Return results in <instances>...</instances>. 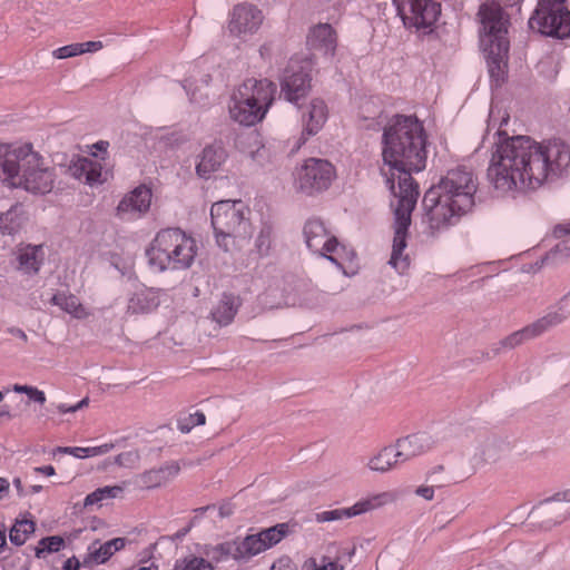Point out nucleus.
Masks as SVG:
<instances>
[{
  "instance_id": "obj_1",
  "label": "nucleus",
  "mask_w": 570,
  "mask_h": 570,
  "mask_svg": "<svg viewBox=\"0 0 570 570\" xmlns=\"http://www.w3.org/2000/svg\"><path fill=\"white\" fill-rule=\"evenodd\" d=\"M426 137L423 125L412 116H395L384 127L382 138V174L395 200L391 203L394 214L393 244L390 264L403 274L410 266L404 254L409 228L420 195L419 186L411 176L426 166Z\"/></svg>"
},
{
  "instance_id": "obj_2",
  "label": "nucleus",
  "mask_w": 570,
  "mask_h": 570,
  "mask_svg": "<svg viewBox=\"0 0 570 570\" xmlns=\"http://www.w3.org/2000/svg\"><path fill=\"white\" fill-rule=\"evenodd\" d=\"M570 166V146L561 139L539 144L527 136L507 138L497 145L488 168L495 189L538 188Z\"/></svg>"
},
{
  "instance_id": "obj_3",
  "label": "nucleus",
  "mask_w": 570,
  "mask_h": 570,
  "mask_svg": "<svg viewBox=\"0 0 570 570\" xmlns=\"http://www.w3.org/2000/svg\"><path fill=\"white\" fill-rule=\"evenodd\" d=\"M476 190L478 179L472 170L464 166L450 169L423 198L430 233L434 235L456 224L474 206Z\"/></svg>"
},
{
  "instance_id": "obj_4",
  "label": "nucleus",
  "mask_w": 570,
  "mask_h": 570,
  "mask_svg": "<svg viewBox=\"0 0 570 570\" xmlns=\"http://www.w3.org/2000/svg\"><path fill=\"white\" fill-rule=\"evenodd\" d=\"M56 178L55 168L31 144L0 141V179L6 186L46 195L53 189Z\"/></svg>"
},
{
  "instance_id": "obj_5",
  "label": "nucleus",
  "mask_w": 570,
  "mask_h": 570,
  "mask_svg": "<svg viewBox=\"0 0 570 570\" xmlns=\"http://www.w3.org/2000/svg\"><path fill=\"white\" fill-rule=\"evenodd\" d=\"M478 17L481 24L480 46L487 60L489 75L495 86H499L504 80L508 68L509 18L497 2L483 3Z\"/></svg>"
},
{
  "instance_id": "obj_6",
  "label": "nucleus",
  "mask_w": 570,
  "mask_h": 570,
  "mask_svg": "<svg viewBox=\"0 0 570 570\" xmlns=\"http://www.w3.org/2000/svg\"><path fill=\"white\" fill-rule=\"evenodd\" d=\"M276 91V85L266 78L244 80L230 94L227 106L230 119L247 127L261 122L272 107Z\"/></svg>"
},
{
  "instance_id": "obj_7",
  "label": "nucleus",
  "mask_w": 570,
  "mask_h": 570,
  "mask_svg": "<svg viewBox=\"0 0 570 570\" xmlns=\"http://www.w3.org/2000/svg\"><path fill=\"white\" fill-rule=\"evenodd\" d=\"M196 240L180 228L159 230L146 250L149 266L156 272L187 269L196 256Z\"/></svg>"
},
{
  "instance_id": "obj_8",
  "label": "nucleus",
  "mask_w": 570,
  "mask_h": 570,
  "mask_svg": "<svg viewBox=\"0 0 570 570\" xmlns=\"http://www.w3.org/2000/svg\"><path fill=\"white\" fill-rule=\"evenodd\" d=\"M288 527L279 523L256 534H249L242 540H233L213 547L207 554L216 561L233 558L249 559L277 544L287 533Z\"/></svg>"
},
{
  "instance_id": "obj_9",
  "label": "nucleus",
  "mask_w": 570,
  "mask_h": 570,
  "mask_svg": "<svg viewBox=\"0 0 570 570\" xmlns=\"http://www.w3.org/2000/svg\"><path fill=\"white\" fill-rule=\"evenodd\" d=\"M304 237L312 252L327 258L343 271L350 267L356 257L354 249L341 244L318 218H311L306 222Z\"/></svg>"
},
{
  "instance_id": "obj_10",
  "label": "nucleus",
  "mask_w": 570,
  "mask_h": 570,
  "mask_svg": "<svg viewBox=\"0 0 570 570\" xmlns=\"http://www.w3.org/2000/svg\"><path fill=\"white\" fill-rule=\"evenodd\" d=\"M212 225L219 247L229 249L234 237L246 228L245 205L242 200H220L210 209Z\"/></svg>"
},
{
  "instance_id": "obj_11",
  "label": "nucleus",
  "mask_w": 570,
  "mask_h": 570,
  "mask_svg": "<svg viewBox=\"0 0 570 570\" xmlns=\"http://www.w3.org/2000/svg\"><path fill=\"white\" fill-rule=\"evenodd\" d=\"M566 0H539L530 28L541 35L564 39L570 37V11L564 7Z\"/></svg>"
},
{
  "instance_id": "obj_12",
  "label": "nucleus",
  "mask_w": 570,
  "mask_h": 570,
  "mask_svg": "<svg viewBox=\"0 0 570 570\" xmlns=\"http://www.w3.org/2000/svg\"><path fill=\"white\" fill-rule=\"evenodd\" d=\"M403 24L419 35H429L441 13V4L433 0H394Z\"/></svg>"
},
{
  "instance_id": "obj_13",
  "label": "nucleus",
  "mask_w": 570,
  "mask_h": 570,
  "mask_svg": "<svg viewBox=\"0 0 570 570\" xmlns=\"http://www.w3.org/2000/svg\"><path fill=\"white\" fill-rule=\"evenodd\" d=\"M336 177L335 167L326 159L308 158L297 168L296 188L308 196L330 188Z\"/></svg>"
},
{
  "instance_id": "obj_14",
  "label": "nucleus",
  "mask_w": 570,
  "mask_h": 570,
  "mask_svg": "<svg viewBox=\"0 0 570 570\" xmlns=\"http://www.w3.org/2000/svg\"><path fill=\"white\" fill-rule=\"evenodd\" d=\"M312 61L306 60L303 65H298L296 60H291L281 81L282 94L285 99L297 104L298 100L306 97L311 89Z\"/></svg>"
},
{
  "instance_id": "obj_15",
  "label": "nucleus",
  "mask_w": 570,
  "mask_h": 570,
  "mask_svg": "<svg viewBox=\"0 0 570 570\" xmlns=\"http://www.w3.org/2000/svg\"><path fill=\"white\" fill-rule=\"evenodd\" d=\"M393 500V495L389 492L373 494L358 500L350 508H340L334 510L322 511L316 514L317 522H330L342 519H350L363 513L376 510Z\"/></svg>"
},
{
  "instance_id": "obj_16",
  "label": "nucleus",
  "mask_w": 570,
  "mask_h": 570,
  "mask_svg": "<svg viewBox=\"0 0 570 570\" xmlns=\"http://www.w3.org/2000/svg\"><path fill=\"white\" fill-rule=\"evenodd\" d=\"M151 190L141 185L126 194L117 206V216L122 220H136L150 208Z\"/></svg>"
},
{
  "instance_id": "obj_17",
  "label": "nucleus",
  "mask_w": 570,
  "mask_h": 570,
  "mask_svg": "<svg viewBox=\"0 0 570 570\" xmlns=\"http://www.w3.org/2000/svg\"><path fill=\"white\" fill-rule=\"evenodd\" d=\"M263 22L262 11L252 4L240 3L234 7L228 23L229 32L236 37L253 35Z\"/></svg>"
},
{
  "instance_id": "obj_18",
  "label": "nucleus",
  "mask_w": 570,
  "mask_h": 570,
  "mask_svg": "<svg viewBox=\"0 0 570 570\" xmlns=\"http://www.w3.org/2000/svg\"><path fill=\"white\" fill-rule=\"evenodd\" d=\"M181 470L178 461H168L160 466L153 468L136 475L135 484L140 490H153L166 485L174 480Z\"/></svg>"
},
{
  "instance_id": "obj_19",
  "label": "nucleus",
  "mask_w": 570,
  "mask_h": 570,
  "mask_svg": "<svg viewBox=\"0 0 570 570\" xmlns=\"http://www.w3.org/2000/svg\"><path fill=\"white\" fill-rule=\"evenodd\" d=\"M562 320L563 316L560 315L559 313H550L544 317L538 320L537 322L532 323L531 325L525 326L524 328L517 331L509 335L508 337H505L502 341V345L510 348L515 347L527 340L541 335L551 326L560 324Z\"/></svg>"
},
{
  "instance_id": "obj_20",
  "label": "nucleus",
  "mask_w": 570,
  "mask_h": 570,
  "mask_svg": "<svg viewBox=\"0 0 570 570\" xmlns=\"http://www.w3.org/2000/svg\"><path fill=\"white\" fill-rule=\"evenodd\" d=\"M306 43L311 51H317L324 57H333L336 49V33L331 24L320 23L309 30Z\"/></svg>"
},
{
  "instance_id": "obj_21",
  "label": "nucleus",
  "mask_w": 570,
  "mask_h": 570,
  "mask_svg": "<svg viewBox=\"0 0 570 570\" xmlns=\"http://www.w3.org/2000/svg\"><path fill=\"white\" fill-rule=\"evenodd\" d=\"M196 173L202 178H209L212 174L220 169L227 159V153L220 142L206 146L199 155Z\"/></svg>"
},
{
  "instance_id": "obj_22",
  "label": "nucleus",
  "mask_w": 570,
  "mask_h": 570,
  "mask_svg": "<svg viewBox=\"0 0 570 570\" xmlns=\"http://www.w3.org/2000/svg\"><path fill=\"white\" fill-rule=\"evenodd\" d=\"M68 173L71 177L89 185L102 184V165L88 157H77L68 166Z\"/></svg>"
},
{
  "instance_id": "obj_23",
  "label": "nucleus",
  "mask_w": 570,
  "mask_h": 570,
  "mask_svg": "<svg viewBox=\"0 0 570 570\" xmlns=\"http://www.w3.org/2000/svg\"><path fill=\"white\" fill-rule=\"evenodd\" d=\"M394 446L396 455L404 463L428 452L432 448V441L426 434L416 433L399 439Z\"/></svg>"
},
{
  "instance_id": "obj_24",
  "label": "nucleus",
  "mask_w": 570,
  "mask_h": 570,
  "mask_svg": "<svg viewBox=\"0 0 570 570\" xmlns=\"http://www.w3.org/2000/svg\"><path fill=\"white\" fill-rule=\"evenodd\" d=\"M161 289L146 288L132 295L128 303V313L145 314L155 311L165 296Z\"/></svg>"
},
{
  "instance_id": "obj_25",
  "label": "nucleus",
  "mask_w": 570,
  "mask_h": 570,
  "mask_svg": "<svg viewBox=\"0 0 570 570\" xmlns=\"http://www.w3.org/2000/svg\"><path fill=\"white\" fill-rule=\"evenodd\" d=\"M50 303L77 320H85L91 315L89 308L80 302L79 297L69 291L57 292L52 295Z\"/></svg>"
},
{
  "instance_id": "obj_26",
  "label": "nucleus",
  "mask_w": 570,
  "mask_h": 570,
  "mask_svg": "<svg viewBox=\"0 0 570 570\" xmlns=\"http://www.w3.org/2000/svg\"><path fill=\"white\" fill-rule=\"evenodd\" d=\"M327 107L321 99H313L308 105L307 118L304 117L303 135L314 136L324 126L327 120Z\"/></svg>"
},
{
  "instance_id": "obj_27",
  "label": "nucleus",
  "mask_w": 570,
  "mask_h": 570,
  "mask_svg": "<svg viewBox=\"0 0 570 570\" xmlns=\"http://www.w3.org/2000/svg\"><path fill=\"white\" fill-rule=\"evenodd\" d=\"M240 306L238 296L224 294L212 312L213 320L219 325H228L234 320Z\"/></svg>"
},
{
  "instance_id": "obj_28",
  "label": "nucleus",
  "mask_w": 570,
  "mask_h": 570,
  "mask_svg": "<svg viewBox=\"0 0 570 570\" xmlns=\"http://www.w3.org/2000/svg\"><path fill=\"white\" fill-rule=\"evenodd\" d=\"M399 455H396V449L394 445H387L382 448L379 452L368 459L367 468L375 472H387L399 464H401Z\"/></svg>"
},
{
  "instance_id": "obj_29",
  "label": "nucleus",
  "mask_w": 570,
  "mask_h": 570,
  "mask_svg": "<svg viewBox=\"0 0 570 570\" xmlns=\"http://www.w3.org/2000/svg\"><path fill=\"white\" fill-rule=\"evenodd\" d=\"M42 246H27L20 249L19 268L27 274L38 273L42 263Z\"/></svg>"
},
{
  "instance_id": "obj_30",
  "label": "nucleus",
  "mask_w": 570,
  "mask_h": 570,
  "mask_svg": "<svg viewBox=\"0 0 570 570\" xmlns=\"http://www.w3.org/2000/svg\"><path fill=\"white\" fill-rule=\"evenodd\" d=\"M126 484H127V482L125 481V482H122V484L107 485V487L96 489L94 492L89 493L85 498V502H83L85 507H90L94 504H98V503L102 502L104 500L116 499V498L121 497Z\"/></svg>"
},
{
  "instance_id": "obj_31",
  "label": "nucleus",
  "mask_w": 570,
  "mask_h": 570,
  "mask_svg": "<svg viewBox=\"0 0 570 570\" xmlns=\"http://www.w3.org/2000/svg\"><path fill=\"white\" fill-rule=\"evenodd\" d=\"M126 538H115L102 544L99 548L91 551V557L97 563H105L108 561L117 551L122 550L126 547Z\"/></svg>"
},
{
  "instance_id": "obj_32",
  "label": "nucleus",
  "mask_w": 570,
  "mask_h": 570,
  "mask_svg": "<svg viewBox=\"0 0 570 570\" xmlns=\"http://www.w3.org/2000/svg\"><path fill=\"white\" fill-rule=\"evenodd\" d=\"M112 444L105 443L98 446H88V448H81V446H59L56 449V452L63 453V454H70L78 459H85L89 456H98L107 454L111 449Z\"/></svg>"
},
{
  "instance_id": "obj_33",
  "label": "nucleus",
  "mask_w": 570,
  "mask_h": 570,
  "mask_svg": "<svg viewBox=\"0 0 570 570\" xmlns=\"http://www.w3.org/2000/svg\"><path fill=\"white\" fill-rule=\"evenodd\" d=\"M36 524L30 519L17 520L10 530V541L16 546L23 544L29 535L35 532Z\"/></svg>"
},
{
  "instance_id": "obj_34",
  "label": "nucleus",
  "mask_w": 570,
  "mask_h": 570,
  "mask_svg": "<svg viewBox=\"0 0 570 570\" xmlns=\"http://www.w3.org/2000/svg\"><path fill=\"white\" fill-rule=\"evenodd\" d=\"M22 219L17 209H9L0 214V230L2 234L12 235L21 227Z\"/></svg>"
},
{
  "instance_id": "obj_35",
  "label": "nucleus",
  "mask_w": 570,
  "mask_h": 570,
  "mask_svg": "<svg viewBox=\"0 0 570 570\" xmlns=\"http://www.w3.org/2000/svg\"><path fill=\"white\" fill-rule=\"evenodd\" d=\"M65 546V540L59 535L42 538L36 548L37 558H46L47 554L58 552Z\"/></svg>"
},
{
  "instance_id": "obj_36",
  "label": "nucleus",
  "mask_w": 570,
  "mask_h": 570,
  "mask_svg": "<svg viewBox=\"0 0 570 570\" xmlns=\"http://www.w3.org/2000/svg\"><path fill=\"white\" fill-rule=\"evenodd\" d=\"M302 570H343V567L340 566L338 562L333 560L332 558L323 556L318 559H307L304 562Z\"/></svg>"
},
{
  "instance_id": "obj_37",
  "label": "nucleus",
  "mask_w": 570,
  "mask_h": 570,
  "mask_svg": "<svg viewBox=\"0 0 570 570\" xmlns=\"http://www.w3.org/2000/svg\"><path fill=\"white\" fill-rule=\"evenodd\" d=\"M206 423V415L202 411H196L187 416L177 420V429L181 433H189L193 428L204 425Z\"/></svg>"
},
{
  "instance_id": "obj_38",
  "label": "nucleus",
  "mask_w": 570,
  "mask_h": 570,
  "mask_svg": "<svg viewBox=\"0 0 570 570\" xmlns=\"http://www.w3.org/2000/svg\"><path fill=\"white\" fill-rule=\"evenodd\" d=\"M175 570H214L213 564L204 558L190 557L176 566Z\"/></svg>"
},
{
  "instance_id": "obj_39",
  "label": "nucleus",
  "mask_w": 570,
  "mask_h": 570,
  "mask_svg": "<svg viewBox=\"0 0 570 570\" xmlns=\"http://www.w3.org/2000/svg\"><path fill=\"white\" fill-rule=\"evenodd\" d=\"M554 234L557 236H561L563 234H570V223L558 225L554 229ZM554 253L560 254L562 256H569L570 255V237L567 240L559 243L556 246Z\"/></svg>"
},
{
  "instance_id": "obj_40",
  "label": "nucleus",
  "mask_w": 570,
  "mask_h": 570,
  "mask_svg": "<svg viewBox=\"0 0 570 570\" xmlns=\"http://www.w3.org/2000/svg\"><path fill=\"white\" fill-rule=\"evenodd\" d=\"M12 390L16 393L27 394L31 400H33L35 402H38L40 404H43L47 400L45 392L35 386L14 384Z\"/></svg>"
},
{
  "instance_id": "obj_41",
  "label": "nucleus",
  "mask_w": 570,
  "mask_h": 570,
  "mask_svg": "<svg viewBox=\"0 0 570 570\" xmlns=\"http://www.w3.org/2000/svg\"><path fill=\"white\" fill-rule=\"evenodd\" d=\"M81 50L80 43H70L55 49L52 56L56 59H67L80 56Z\"/></svg>"
},
{
  "instance_id": "obj_42",
  "label": "nucleus",
  "mask_w": 570,
  "mask_h": 570,
  "mask_svg": "<svg viewBox=\"0 0 570 570\" xmlns=\"http://www.w3.org/2000/svg\"><path fill=\"white\" fill-rule=\"evenodd\" d=\"M272 245L271 232L263 229L256 240V246L261 255H267Z\"/></svg>"
},
{
  "instance_id": "obj_43",
  "label": "nucleus",
  "mask_w": 570,
  "mask_h": 570,
  "mask_svg": "<svg viewBox=\"0 0 570 570\" xmlns=\"http://www.w3.org/2000/svg\"><path fill=\"white\" fill-rule=\"evenodd\" d=\"M108 147H109L108 141L99 140L91 146L90 154L94 157H99V154H102L101 159H105V155H107Z\"/></svg>"
},
{
  "instance_id": "obj_44",
  "label": "nucleus",
  "mask_w": 570,
  "mask_h": 570,
  "mask_svg": "<svg viewBox=\"0 0 570 570\" xmlns=\"http://www.w3.org/2000/svg\"><path fill=\"white\" fill-rule=\"evenodd\" d=\"M81 47V55L87 52H97L104 48L102 41H87V42H80Z\"/></svg>"
},
{
  "instance_id": "obj_45",
  "label": "nucleus",
  "mask_w": 570,
  "mask_h": 570,
  "mask_svg": "<svg viewBox=\"0 0 570 570\" xmlns=\"http://www.w3.org/2000/svg\"><path fill=\"white\" fill-rule=\"evenodd\" d=\"M416 494L425 500H432L434 497V489L432 487H420L416 490Z\"/></svg>"
},
{
  "instance_id": "obj_46",
  "label": "nucleus",
  "mask_w": 570,
  "mask_h": 570,
  "mask_svg": "<svg viewBox=\"0 0 570 570\" xmlns=\"http://www.w3.org/2000/svg\"><path fill=\"white\" fill-rule=\"evenodd\" d=\"M35 471L37 473H41L47 476H52L56 474V470L52 465L38 466V468H35Z\"/></svg>"
},
{
  "instance_id": "obj_47",
  "label": "nucleus",
  "mask_w": 570,
  "mask_h": 570,
  "mask_svg": "<svg viewBox=\"0 0 570 570\" xmlns=\"http://www.w3.org/2000/svg\"><path fill=\"white\" fill-rule=\"evenodd\" d=\"M132 456H137L135 455L134 453L131 452H127V453H120L117 458H116V463L119 464V465H126L127 464V461H129Z\"/></svg>"
},
{
  "instance_id": "obj_48",
  "label": "nucleus",
  "mask_w": 570,
  "mask_h": 570,
  "mask_svg": "<svg viewBox=\"0 0 570 570\" xmlns=\"http://www.w3.org/2000/svg\"><path fill=\"white\" fill-rule=\"evenodd\" d=\"M57 411L60 413V414H66V413H73L76 412V409H75V405H68L66 403H60V404H57Z\"/></svg>"
},
{
  "instance_id": "obj_49",
  "label": "nucleus",
  "mask_w": 570,
  "mask_h": 570,
  "mask_svg": "<svg viewBox=\"0 0 570 570\" xmlns=\"http://www.w3.org/2000/svg\"><path fill=\"white\" fill-rule=\"evenodd\" d=\"M63 570H79V562L75 558L67 559L63 564Z\"/></svg>"
},
{
  "instance_id": "obj_50",
  "label": "nucleus",
  "mask_w": 570,
  "mask_h": 570,
  "mask_svg": "<svg viewBox=\"0 0 570 570\" xmlns=\"http://www.w3.org/2000/svg\"><path fill=\"white\" fill-rule=\"evenodd\" d=\"M10 332H11L12 334L17 335L18 337H20V338H21V340H23V341H27V340H28L27 334H26L22 330H20V328L11 330Z\"/></svg>"
},
{
  "instance_id": "obj_51",
  "label": "nucleus",
  "mask_w": 570,
  "mask_h": 570,
  "mask_svg": "<svg viewBox=\"0 0 570 570\" xmlns=\"http://www.w3.org/2000/svg\"><path fill=\"white\" fill-rule=\"evenodd\" d=\"M557 495H558V500H563V501L570 502V489L566 490L562 493H558Z\"/></svg>"
},
{
  "instance_id": "obj_52",
  "label": "nucleus",
  "mask_w": 570,
  "mask_h": 570,
  "mask_svg": "<svg viewBox=\"0 0 570 570\" xmlns=\"http://www.w3.org/2000/svg\"><path fill=\"white\" fill-rule=\"evenodd\" d=\"M88 405V399L85 397L82 399L81 401H79L77 404H75V409L76 411L82 409L83 406H87Z\"/></svg>"
},
{
  "instance_id": "obj_53",
  "label": "nucleus",
  "mask_w": 570,
  "mask_h": 570,
  "mask_svg": "<svg viewBox=\"0 0 570 570\" xmlns=\"http://www.w3.org/2000/svg\"><path fill=\"white\" fill-rule=\"evenodd\" d=\"M7 538L4 531L0 530V552L2 551L3 547L6 546Z\"/></svg>"
},
{
  "instance_id": "obj_54",
  "label": "nucleus",
  "mask_w": 570,
  "mask_h": 570,
  "mask_svg": "<svg viewBox=\"0 0 570 570\" xmlns=\"http://www.w3.org/2000/svg\"><path fill=\"white\" fill-rule=\"evenodd\" d=\"M278 288V281L276 277H272L268 283V289Z\"/></svg>"
},
{
  "instance_id": "obj_55",
  "label": "nucleus",
  "mask_w": 570,
  "mask_h": 570,
  "mask_svg": "<svg viewBox=\"0 0 570 570\" xmlns=\"http://www.w3.org/2000/svg\"><path fill=\"white\" fill-rule=\"evenodd\" d=\"M137 570H157V567L155 564H150L147 567H140Z\"/></svg>"
},
{
  "instance_id": "obj_56",
  "label": "nucleus",
  "mask_w": 570,
  "mask_h": 570,
  "mask_svg": "<svg viewBox=\"0 0 570 570\" xmlns=\"http://www.w3.org/2000/svg\"><path fill=\"white\" fill-rule=\"evenodd\" d=\"M41 489H42V487H41V485H33V487H32V492H35V493L40 492V491H41Z\"/></svg>"
},
{
  "instance_id": "obj_57",
  "label": "nucleus",
  "mask_w": 570,
  "mask_h": 570,
  "mask_svg": "<svg viewBox=\"0 0 570 570\" xmlns=\"http://www.w3.org/2000/svg\"><path fill=\"white\" fill-rule=\"evenodd\" d=\"M13 484H14L18 489H20V488H21V480H20V479H14Z\"/></svg>"
},
{
  "instance_id": "obj_58",
  "label": "nucleus",
  "mask_w": 570,
  "mask_h": 570,
  "mask_svg": "<svg viewBox=\"0 0 570 570\" xmlns=\"http://www.w3.org/2000/svg\"><path fill=\"white\" fill-rule=\"evenodd\" d=\"M261 281H262V277H257V278L255 279V282H254V283H255V286H256L257 288H258V287H261V284H259V282H261Z\"/></svg>"
},
{
  "instance_id": "obj_59",
  "label": "nucleus",
  "mask_w": 570,
  "mask_h": 570,
  "mask_svg": "<svg viewBox=\"0 0 570 570\" xmlns=\"http://www.w3.org/2000/svg\"><path fill=\"white\" fill-rule=\"evenodd\" d=\"M253 139H254V144H255V145H259L258 137H257L256 135H255V136H253Z\"/></svg>"
},
{
  "instance_id": "obj_60",
  "label": "nucleus",
  "mask_w": 570,
  "mask_h": 570,
  "mask_svg": "<svg viewBox=\"0 0 570 570\" xmlns=\"http://www.w3.org/2000/svg\"><path fill=\"white\" fill-rule=\"evenodd\" d=\"M191 100H196L195 92H191Z\"/></svg>"
},
{
  "instance_id": "obj_61",
  "label": "nucleus",
  "mask_w": 570,
  "mask_h": 570,
  "mask_svg": "<svg viewBox=\"0 0 570 570\" xmlns=\"http://www.w3.org/2000/svg\"><path fill=\"white\" fill-rule=\"evenodd\" d=\"M3 400V394L0 392V401Z\"/></svg>"
}]
</instances>
